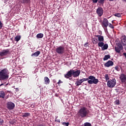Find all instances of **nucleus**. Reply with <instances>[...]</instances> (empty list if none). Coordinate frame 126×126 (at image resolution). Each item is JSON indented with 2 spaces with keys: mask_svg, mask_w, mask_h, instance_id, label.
Here are the masks:
<instances>
[{
  "mask_svg": "<svg viewBox=\"0 0 126 126\" xmlns=\"http://www.w3.org/2000/svg\"><path fill=\"white\" fill-rule=\"evenodd\" d=\"M40 54H41V52H40V51H38L34 52V53H32L31 55V56L36 57H38L39 55H40Z\"/></svg>",
  "mask_w": 126,
  "mask_h": 126,
  "instance_id": "15",
  "label": "nucleus"
},
{
  "mask_svg": "<svg viewBox=\"0 0 126 126\" xmlns=\"http://www.w3.org/2000/svg\"><path fill=\"white\" fill-rule=\"evenodd\" d=\"M109 25V27H110V28H111L112 29H114V26H113V25L111 23H109V24H108Z\"/></svg>",
  "mask_w": 126,
  "mask_h": 126,
  "instance_id": "34",
  "label": "nucleus"
},
{
  "mask_svg": "<svg viewBox=\"0 0 126 126\" xmlns=\"http://www.w3.org/2000/svg\"><path fill=\"white\" fill-rule=\"evenodd\" d=\"M62 125L64 126H69V122H67V123L63 122L62 123Z\"/></svg>",
  "mask_w": 126,
  "mask_h": 126,
  "instance_id": "30",
  "label": "nucleus"
},
{
  "mask_svg": "<svg viewBox=\"0 0 126 126\" xmlns=\"http://www.w3.org/2000/svg\"><path fill=\"white\" fill-rule=\"evenodd\" d=\"M5 97V93H4L3 91H0V98L1 99H4Z\"/></svg>",
  "mask_w": 126,
  "mask_h": 126,
  "instance_id": "17",
  "label": "nucleus"
},
{
  "mask_svg": "<svg viewBox=\"0 0 126 126\" xmlns=\"http://www.w3.org/2000/svg\"><path fill=\"white\" fill-rule=\"evenodd\" d=\"M115 104H116V105H120V100H116L115 101Z\"/></svg>",
  "mask_w": 126,
  "mask_h": 126,
  "instance_id": "35",
  "label": "nucleus"
},
{
  "mask_svg": "<svg viewBox=\"0 0 126 126\" xmlns=\"http://www.w3.org/2000/svg\"><path fill=\"white\" fill-rule=\"evenodd\" d=\"M94 44H97L98 43V42L97 41H95V40H94Z\"/></svg>",
  "mask_w": 126,
  "mask_h": 126,
  "instance_id": "43",
  "label": "nucleus"
},
{
  "mask_svg": "<svg viewBox=\"0 0 126 126\" xmlns=\"http://www.w3.org/2000/svg\"><path fill=\"white\" fill-rule=\"evenodd\" d=\"M55 122H57V123H61V121L60 120V119H58V120L56 119Z\"/></svg>",
  "mask_w": 126,
  "mask_h": 126,
  "instance_id": "42",
  "label": "nucleus"
},
{
  "mask_svg": "<svg viewBox=\"0 0 126 126\" xmlns=\"http://www.w3.org/2000/svg\"><path fill=\"white\" fill-rule=\"evenodd\" d=\"M56 52L57 54H59V55H63L65 52L64 47L60 46L57 47L56 49Z\"/></svg>",
  "mask_w": 126,
  "mask_h": 126,
  "instance_id": "6",
  "label": "nucleus"
},
{
  "mask_svg": "<svg viewBox=\"0 0 126 126\" xmlns=\"http://www.w3.org/2000/svg\"><path fill=\"white\" fill-rule=\"evenodd\" d=\"M96 14L99 17H101L102 15H103L104 13V10H103V8L101 7H99L96 11Z\"/></svg>",
  "mask_w": 126,
  "mask_h": 126,
  "instance_id": "10",
  "label": "nucleus"
},
{
  "mask_svg": "<svg viewBox=\"0 0 126 126\" xmlns=\"http://www.w3.org/2000/svg\"><path fill=\"white\" fill-rule=\"evenodd\" d=\"M104 78L106 80V81H108L110 79V78H109V75L108 74H106L104 76Z\"/></svg>",
  "mask_w": 126,
  "mask_h": 126,
  "instance_id": "28",
  "label": "nucleus"
},
{
  "mask_svg": "<svg viewBox=\"0 0 126 126\" xmlns=\"http://www.w3.org/2000/svg\"><path fill=\"white\" fill-rule=\"evenodd\" d=\"M98 47H101V48L103 47V46H104V42H103V41H100L98 43Z\"/></svg>",
  "mask_w": 126,
  "mask_h": 126,
  "instance_id": "27",
  "label": "nucleus"
},
{
  "mask_svg": "<svg viewBox=\"0 0 126 126\" xmlns=\"http://www.w3.org/2000/svg\"><path fill=\"white\" fill-rule=\"evenodd\" d=\"M109 46L108 45V44L105 43L103 45L102 47H101L102 51H105V50H107Z\"/></svg>",
  "mask_w": 126,
  "mask_h": 126,
  "instance_id": "18",
  "label": "nucleus"
},
{
  "mask_svg": "<svg viewBox=\"0 0 126 126\" xmlns=\"http://www.w3.org/2000/svg\"><path fill=\"white\" fill-rule=\"evenodd\" d=\"M11 52L9 49H3L0 52V57L2 58V57H6L10 55Z\"/></svg>",
  "mask_w": 126,
  "mask_h": 126,
  "instance_id": "5",
  "label": "nucleus"
},
{
  "mask_svg": "<svg viewBox=\"0 0 126 126\" xmlns=\"http://www.w3.org/2000/svg\"><path fill=\"white\" fill-rule=\"evenodd\" d=\"M114 16H116L117 17H121L122 15H121V13H116L114 14Z\"/></svg>",
  "mask_w": 126,
  "mask_h": 126,
  "instance_id": "31",
  "label": "nucleus"
},
{
  "mask_svg": "<svg viewBox=\"0 0 126 126\" xmlns=\"http://www.w3.org/2000/svg\"><path fill=\"white\" fill-rule=\"evenodd\" d=\"M120 79L123 83H125L126 81V75L125 74H121L120 76Z\"/></svg>",
  "mask_w": 126,
  "mask_h": 126,
  "instance_id": "12",
  "label": "nucleus"
},
{
  "mask_svg": "<svg viewBox=\"0 0 126 126\" xmlns=\"http://www.w3.org/2000/svg\"><path fill=\"white\" fill-rule=\"evenodd\" d=\"M3 123V120H2V119H0V125H2Z\"/></svg>",
  "mask_w": 126,
  "mask_h": 126,
  "instance_id": "38",
  "label": "nucleus"
},
{
  "mask_svg": "<svg viewBox=\"0 0 126 126\" xmlns=\"http://www.w3.org/2000/svg\"><path fill=\"white\" fill-rule=\"evenodd\" d=\"M81 80L82 81V82H84V81H87V80H89V79H88V78H83V79H81Z\"/></svg>",
  "mask_w": 126,
  "mask_h": 126,
  "instance_id": "32",
  "label": "nucleus"
},
{
  "mask_svg": "<svg viewBox=\"0 0 126 126\" xmlns=\"http://www.w3.org/2000/svg\"><path fill=\"white\" fill-rule=\"evenodd\" d=\"M2 85H3L4 86H6V85H8V83H6V82L3 83L0 85V86H2Z\"/></svg>",
  "mask_w": 126,
  "mask_h": 126,
  "instance_id": "33",
  "label": "nucleus"
},
{
  "mask_svg": "<svg viewBox=\"0 0 126 126\" xmlns=\"http://www.w3.org/2000/svg\"><path fill=\"white\" fill-rule=\"evenodd\" d=\"M29 116H30V113L26 112L23 115L22 117L23 118H27Z\"/></svg>",
  "mask_w": 126,
  "mask_h": 126,
  "instance_id": "24",
  "label": "nucleus"
},
{
  "mask_svg": "<svg viewBox=\"0 0 126 126\" xmlns=\"http://www.w3.org/2000/svg\"><path fill=\"white\" fill-rule=\"evenodd\" d=\"M97 2L100 4H104L105 2V0H98Z\"/></svg>",
  "mask_w": 126,
  "mask_h": 126,
  "instance_id": "29",
  "label": "nucleus"
},
{
  "mask_svg": "<svg viewBox=\"0 0 126 126\" xmlns=\"http://www.w3.org/2000/svg\"><path fill=\"white\" fill-rule=\"evenodd\" d=\"M82 84V81H81V79H80L79 80L76 81L75 83V85L76 86H79V85H81Z\"/></svg>",
  "mask_w": 126,
  "mask_h": 126,
  "instance_id": "19",
  "label": "nucleus"
},
{
  "mask_svg": "<svg viewBox=\"0 0 126 126\" xmlns=\"http://www.w3.org/2000/svg\"><path fill=\"white\" fill-rule=\"evenodd\" d=\"M3 24L2 23H1V21L0 20V29H1V28H2V26H3Z\"/></svg>",
  "mask_w": 126,
  "mask_h": 126,
  "instance_id": "36",
  "label": "nucleus"
},
{
  "mask_svg": "<svg viewBox=\"0 0 126 126\" xmlns=\"http://www.w3.org/2000/svg\"><path fill=\"white\" fill-rule=\"evenodd\" d=\"M88 79V83L89 84H97L99 82V80L96 79V77L94 76L91 75L89 76Z\"/></svg>",
  "mask_w": 126,
  "mask_h": 126,
  "instance_id": "4",
  "label": "nucleus"
},
{
  "mask_svg": "<svg viewBox=\"0 0 126 126\" xmlns=\"http://www.w3.org/2000/svg\"><path fill=\"white\" fill-rule=\"evenodd\" d=\"M116 84H117L116 79H113L107 82V86H108L109 88H113V87H115L116 86Z\"/></svg>",
  "mask_w": 126,
  "mask_h": 126,
  "instance_id": "7",
  "label": "nucleus"
},
{
  "mask_svg": "<svg viewBox=\"0 0 126 126\" xmlns=\"http://www.w3.org/2000/svg\"><path fill=\"white\" fill-rule=\"evenodd\" d=\"M114 65V63H105L104 66L106 67H110Z\"/></svg>",
  "mask_w": 126,
  "mask_h": 126,
  "instance_id": "26",
  "label": "nucleus"
},
{
  "mask_svg": "<svg viewBox=\"0 0 126 126\" xmlns=\"http://www.w3.org/2000/svg\"><path fill=\"white\" fill-rule=\"evenodd\" d=\"M44 81L46 85H48L50 84V79H49L48 77H45L44 78Z\"/></svg>",
  "mask_w": 126,
  "mask_h": 126,
  "instance_id": "14",
  "label": "nucleus"
},
{
  "mask_svg": "<svg viewBox=\"0 0 126 126\" xmlns=\"http://www.w3.org/2000/svg\"><path fill=\"white\" fill-rule=\"evenodd\" d=\"M89 114V110L87 109V107H82L78 111L77 115L79 118L83 119L84 118H86L88 114Z\"/></svg>",
  "mask_w": 126,
  "mask_h": 126,
  "instance_id": "1",
  "label": "nucleus"
},
{
  "mask_svg": "<svg viewBox=\"0 0 126 126\" xmlns=\"http://www.w3.org/2000/svg\"><path fill=\"white\" fill-rule=\"evenodd\" d=\"M121 42L123 46H126V36L124 35L121 38Z\"/></svg>",
  "mask_w": 126,
  "mask_h": 126,
  "instance_id": "13",
  "label": "nucleus"
},
{
  "mask_svg": "<svg viewBox=\"0 0 126 126\" xmlns=\"http://www.w3.org/2000/svg\"><path fill=\"white\" fill-rule=\"evenodd\" d=\"M22 3H30L31 2V0H22Z\"/></svg>",
  "mask_w": 126,
  "mask_h": 126,
  "instance_id": "22",
  "label": "nucleus"
},
{
  "mask_svg": "<svg viewBox=\"0 0 126 126\" xmlns=\"http://www.w3.org/2000/svg\"><path fill=\"white\" fill-rule=\"evenodd\" d=\"M96 37H97L98 41L99 42H104V36L99 35H96Z\"/></svg>",
  "mask_w": 126,
  "mask_h": 126,
  "instance_id": "16",
  "label": "nucleus"
},
{
  "mask_svg": "<svg viewBox=\"0 0 126 126\" xmlns=\"http://www.w3.org/2000/svg\"><path fill=\"white\" fill-rule=\"evenodd\" d=\"M80 74V70H77L75 71L73 69H70L67 72L66 74L64 75V77L65 78H69V77H71L72 76H73L74 77H77V76H79Z\"/></svg>",
  "mask_w": 126,
  "mask_h": 126,
  "instance_id": "2",
  "label": "nucleus"
},
{
  "mask_svg": "<svg viewBox=\"0 0 126 126\" xmlns=\"http://www.w3.org/2000/svg\"><path fill=\"white\" fill-rule=\"evenodd\" d=\"M6 106L8 110H13L15 107V104L14 103L9 101L7 103Z\"/></svg>",
  "mask_w": 126,
  "mask_h": 126,
  "instance_id": "9",
  "label": "nucleus"
},
{
  "mask_svg": "<svg viewBox=\"0 0 126 126\" xmlns=\"http://www.w3.org/2000/svg\"><path fill=\"white\" fill-rule=\"evenodd\" d=\"M123 45H122L121 43H118L115 47L116 53H118L119 54L121 53V51L123 50Z\"/></svg>",
  "mask_w": 126,
  "mask_h": 126,
  "instance_id": "8",
  "label": "nucleus"
},
{
  "mask_svg": "<svg viewBox=\"0 0 126 126\" xmlns=\"http://www.w3.org/2000/svg\"><path fill=\"white\" fill-rule=\"evenodd\" d=\"M61 83H63V82L61 80H59V82L57 83V84H61Z\"/></svg>",
  "mask_w": 126,
  "mask_h": 126,
  "instance_id": "41",
  "label": "nucleus"
},
{
  "mask_svg": "<svg viewBox=\"0 0 126 126\" xmlns=\"http://www.w3.org/2000/svg\"><path fill=\"white\" fill-rule=\"evenodd\" d=\"M93 3H97L98 2V0H92Z\"/></svg>",
  "mask_w": 126,
  "mask_h": 126,
  "instance_id": "37",
  "label": "nucleus"
},
{
  "mask_svg": "<svg viewBox=\"0 0 126 126\" xmlns=\"http://www.w3.org/2000/svg\"><path fill=\"white\" fill-rule=\"evenodd\" d=\"M105 63H114L112 61H108L107 62H106Z\"/></svg>",
  "mask_w": 126,
  "mask_h": 126,
  "instance_id": "39",
  "label": "nucleus"
},
{
  "mask_svg": "<svg viewBox=\"0 0 126 126\" xmlns=\"http://www.w3.org/2000/svg\"><path fill=\"white\" fill-rule=\"evenodd\" d=\"M110 58H111V56L110 55H105L104 56V58H103V61H107V60H108V59H110Z\"/></svg>",
  "mask_w": 126,
  "mask_h": 126,
  "instance_id": "25",
  "label": "nucleus"
},
{
  "mask_svg": "<svg viewBox=\"0 0 126 126\" xmlns=\"http://www.w3.org/2000/svg\"><path fill=\"white\" fill-rule=\"evenodd\" d=\"M44 37V34L43 33H38L36 35V38L38 39H42Z\"/></svg>",
  "mask_w": 126,
  "mask_h": 126,
  "instance_id": "21",
  "label": "nucleus"
},
{
  "mask_svg": "<svg viewBox=\"0 0 126 126\" xmlns=\"http://www.w3.org/2000/svg\"><path fill=\"white\" fill-rule=\"evenodd\" d=\"M102 27L104 28H107L109 26V21L107 18H104L101 23Z\"/></svg>",
  "mask_w": 126,
  "mask_h": 126,
  "instance_id": "11",
  "label": "nucleus"
},
{
  "mask_svg": "<svg viewBox=\"0 0 126 126\" xmlns=\"http://www.w3.org/2000/svg\"><path fill=\"white\" fill-rule=\"evenodd\" d=\"M115 69L117 70V71H120L121 69H122V67L120 65H117L115 67Z\"/></svg>",
  "mask_w": 126,
  "mask_h": 126,
  "instance_id": "23",
  "label": "nucleus"
},
{
  "mask_svg": "<svg viewBox=\"0 0 126 126\" xmlns=\"http://www.w3.org/2000/svg\"><path fill=\"white\" fill-rule=\"evenodd\" d=\"M9 71L5 68L0 71V80H7L9 76Z\"/></svg>",
  "mask_w": 126,
  "mask_h": 126,
  "instance_id": "3",
  "label": "nucleus"
},
{
  "mask_svg": "<svg viewBox=\"0 0 126 126\" xmlns=\"http://www.w3.org/2000/svg\"><path fill=\"white\" fill-rule=\"evenodd\" d=\"M20 39H21V36L20 35H16L15 37L14 40L15 41H16V42H18L20 40Z\"/></svg>",
  "mask_w": 126,
  "mask_h": 126,
  "instance_id": "20",
  "label": "nucleus"
},
{
  "mask_svg": "<svg viewBox=\"0 0 126 126\" xmlns=\"http://www.w3.org/2000/svg\"><path fill=\"white\" fill-rule=\"evenodd\" d=\"M88 44V42H86V43H85L84 46H85L86 48H87V47H88V45H87Z\"/></svg>",
  "mask_w": 126,
  "mask_h": 126,
  "instance_id": "40",
  "label": "nucleus"
}]
</instances>
